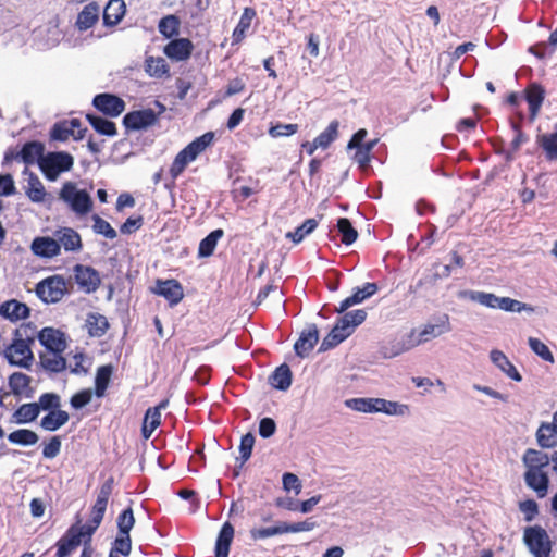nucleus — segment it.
<instances>
[{
	"label": "nucleus",
	"instance_id": "obj_57",
	"mask_svg": "<svg viewBox=\"0 0 557 557\" xmlns=\"http://www.w3.org/2000/svg\"><path fill=\"white\" fill-rule=\"evenodd\" d=\"M469 297L472 301L479 302L480 305L485 306L487 308L495 309L498 308L499 306L500 297L492 293L471 292Z\"/></svg>",
	"mask_w": 557,
	"mask_h": 557
},
{
	"label": "nucleus",
	"instance_id": "obj_22",
	"mask_svg": "<svg viewBox=\"0 0 557 557\" xmlns=\"http://www.w3.org/2000/svg\"><path fill=\"white\" fill-rule=\"evenodd\" d=\"M100 15V7L97 2H89L77 14L75 26L79 32L91 28L98 21Z\"/></svg>",
	"mask_w": 557,
	"mask_h": 557
},
{
	"label": "nucleus",
	"instance_id": "obj_63",
	"mask_svg": "<svg viewBox=\"0 0 557 557\" xmlns=\"http://www.w3.org/2000/svg\"><path fill=\"white\" fill-rule=\"evenodd\" d=\"M92 398V392L89 388L82 389L77 393H75L71 399L70 404L74 409H82L83 407L87 406Z\"/></svg>",
	"mask_w": 557,
	"mask_h": 557
},
{
	"label": "nucleus",
	"instance_id": "obj_9",
	"mask_svg": "<svg viewBox=\"0 0 557 557\" xmlns=\"http://www.w3.org/2000/svg\"><path fill=\"white\" fill-rule=\"evenodd\" d=\"M151 292L158 296L165 298L171 307L176 306L184 298V289L182 284L175 278L156 281V285Z\"/></svg>",
	"mask_w": 557,
	"mask_h": 557
},
{
	"label": "nucleus",
	"instance_id": "obj_28",
	"mask_svg": "<svg viewBox=\"0 0 557 557\" xmlns=\"http://www.w3.org/2000/svg\"><path fill=\"white\" fill-rule=\"evenodd\" d=\"M490 357L492 362L498 369H500L507 376H509L516 382L522 381L521 374L503 351L498 349H493L490 354Z\"/></svg>",
	"mask_w": 557,
	"mask_h": 557
},
{
	"label": "nucleus",
	"instance_id": "obj_46",
	"mask_svg": "<svg viewBox=\"0 0 557 557\" xmlns=\"http://www.w3.org/2000/svg\"><path fill=\"white\" fill-rule=\"evenodd\" d=\"M8 440L12 444H18V445L28 446V445L36 444L38 442L39 437L32 430L20 429V430L11 432L8 435Z\"/></svg>",
	"mask_w": 557,
	"mask_h": 557
},
{
	"label": "nucleus",
	"instance_id": "obj_30",
	"mask_svg": "<svg viewBox=\"0 0 557 557\" xmlns=\"http://www.w3.org/2000/svg\"><path fill=\"white\" fill-rule=\"evenodd\" d=\"M256 16V11L252 8H245L244 12L239 18L238 24L233 30L232 34V45H238L240 44L248 32V29L251 26V22L253 17Z\"/></svg>",
	"mask_w": 557,
	"mask_h": 557
},
{
	"label": "nucleus",
	"instance_id": "obj_53",
	"mask_svg": "<svg viewBox=\"0 0 557 557\" xmlns=\"http://www.w3.org/2000/svg\"><path fill=\"white\" fill-rule=\"evenodd\" d=\"M100 527V524L92 523L90 520L84 524L81 525L79 522H76L70 527V529H74L76 532H79V542H84L85 547H90L91 537L97 531V529Z\"/></svg>",
	"mask_w": 557,
	"mask_h": 557
},
{
	"label": "nucleus",
	"instance_id": "obj_21",
	"mask_svg": "<svg viewBox=\"0 0 557 557\" xmlns=\"http://www.w3.org/2000/svg\"><path fill=\"white\" fill-rule=\"evenodd\" d=\"M79 535V532L69 528L55 543L57 552L54 557H69L72 555L82 544Z\"/></svg>",
	"mask_w": 557,
	"mask_h": 557
},
{
	"label": "nucleus",
	"instance_id": "obj_16",
	"mask_svg": "<svg viewBox=\"0 0 557 557\" xmlns=\"http://www.w3.org/2000/svg\"><path fill=\"white\" fill-rule=\"evenodd\" d=\"M319 342V330L315 324L309 325L301 333L294 345L295 352L300 358L309 356Z\"/></svg>",
	"mask_w": 557,
	"mask_h": 557
},
{
	"label": "nucleus",
	"instance_id": "obj_19",
	"mask_svg": "<svg viewBox=\"0 0 557 557\" xmlns=\"http://www.w3.org/2000/svg\"><path fill=\"white\" fill-rule=\"evenodd\" d=\"M168 405L169 399H163L157 406L147 409L141 428V434L145 440H148L161 424V410L165 409Z\"/></svg>",
	"mask_w": 557,
	"mask_h": 557
},
{
	"label": "nucleus",
	"instance_id": "obj_10",
	"mask_svg": "<svg viewBox=\"0 0 557 557\" xmlns=\"http://www.w3.org/2000/svg\"><path fill=\"white\" fill-rule=\"evenodd\" d=\"M92 106L104 115L116 117L125 110V102L113 94H98L92 99Z\"/></svg>",
	"mask_w": 557,
	"mask_h": 557
},
{
	"label": "nucleus",
	"instance_id": "obj_52",
	"mask_svg": "<svg viewBox=\"0 0 557 557\" xmlns=\"http://www.w3.org/2000/svg\"><path fill=\"white\" fill-rule=\"evenodd\" d=\"M408 342H409V333L406 336L401 337L400 339H397V338L393 339L389 343V345H391L389 347L388 346L382 347L384 357L392 358V357L400 355L404 351L410 350L412 347H407V345L409 344Z\"/></svg>",
	"mask_w": 557,
	"mask_h": 557
},
{
	"label": "nucleus",
	"instance_id": "obj_8",
	"mask_svg": "<svg viewBox=\"0 0 557 557\" xmlns=\"http://www.w3.org/2000/svg\"><path fill=\"white\" fill-rule=\"evenodd\" d=\"M37 296L46 304L60 301L66 294V282L61 275H52L36 285Z\"/></svg>",
	"mask_w": 557,
	"mask_h": 557
},
{
	"label": "nucleus",
	"instance_id": "obj_25",
	"mask_svg": "<svg viewBox=\"0 0 557 557\" xmlns=\"http://www.w3.org/2000/svg\"><path fill=\"white\" fill-rule=\"evenodd\" d=\"M32 377L22 372H14L9 376V387L15 396H33Z\"/></svg>",
	"mask_w": 557,
	"mask_h": 557
},
{
	"label": "nucleus",
	"instance_id": "obj_14",
	"mask_svg": "<svg viewBox=\"0 0 557 557\" xmlns=\"http://www.w3.org/2000/svg\"><path fill=\"white\" fill-rule=\"evenodd\" d=\"M30 250L37 257L51 259L61 253V245L52 237L38 236L33 239Z\"/></svg>",
	"mask_w": 557,
	"mask_h": 557
},
{
	"label": "nucleus",
	"instance_id": "obj_4",
	"mask_svg": "<svg viewBox=\"0 0 557 557\" xmlns=\"http://www.w3.org/2000/svg\"><path fill=\"white\" fill-rule=\"evenodd\" d=\"M59 199L78 216L88 214L92 209V200L89 194L84 189H78L73 182H65L62 185Z\"/></svg>",
	"mask_w": 557,
	"mask_h": 557
},
{
	"label": "nucleus",
	"instance_id": "obj_64",
	"mask_svg": "<svg viewBox=\"0 0 557 557\" xmlns=\"http://www.w3.org/2000/svg\"><path fill=\"white\" fill-rule=\"evenodd\" d=\"M519 509L524 515V520L527 522H531L539 515V505L534 499L520 502Z\"/></svg>",
	"mask_w": 557,
	"mask_h": 557
},
{
	"label": "nucleus",
	"instance_id": "obj_61",
	"mask_svg": "<svg viewBox=\"0 0 557 557\" xmlns=\"http://www.w3.org/2000/svg\"><path fill=\"white\" fill-rule=\"evenodd\" d=\"M345 341V335L337 332V329H332L331 332L323 338L319 351L330 350Z\"/></svg>",
	"mask_w": 557,
	"mask_h": 557
},
{
	"label": "nucleus",
	"instance_id": "obj_5",
	"mask_svg": "<svg viewBox=\"0 0 557 557\" xmlns=\"http://www.w3.org/2000/svg\"><path fill=\"white\" fill-rule=\"evenodd\" d=\"M73 165L74 158L65 151L49 152L39 160V168L50 182H54L61 173L70 171Z\"/></svg>",
	"mask_w": 557,
	"mask_h": 557
},
{
	"label": "nucleus",
	"instance_id": "obj_36",
	"mask_svg": "<svg viewBox=\"0 0 557 557\" xmlns=\"http://www.w3.org/2000/svg\"><path fill=\"white\" fill-rule=\"evenodd\" d=\"M113 367L111 364L101 366L97 369L95 377V395L101 398L106 395L111 381Z\"/></svg>",
	"mask_w": 557,
	"mask_h": 557
},
{
	"label": "nucleus",
	"instance_id": "obj_59",
	"mask_svg": "<svg viewBox=\"0 0 557 557\" xmlns=\"http://www.w3.org/2000/svg\"><path fill=\"white\" fill-rule=\"evenodd\" d=\"M90 362L83 352H77L70 361L69 368L72 373L86 374L88 372Z\"/></svg>",
	"mask_w": 557,
	"mask_h": 557
},
{
	"label": "nucleus",
	"instance_id": "obj_11",
	"mask_svg": "<svg viewBox=\"0 0 557 557\" xmlns=\"http://www.w3.org/2000/svg\"><path fill=\"white\" fill-rule=\"evenodd\" d=\"M74 275L76 284L85 293L96 292L100 286L101 278L99 272L89 265L76 264L74 267Z\"/></svg>",
	"mask_w": 557,
	"mask_h": 557
},
{
	"label": "nucleus",
	"instance_id": "obj_43",
	"mask_svg": "<svg viewBox=\"0 0 557 557\" xmlns=\"http://www.w3.org/2000/svg\"><path fill=\"white\" fill-rule=\"evenodd\" d=\"M336 226H337L338 233L341 234V242L344 245L349 246V245H351L352 243L356 242V239L358 237V232L352 226V224L349 221V219H347V218H339L337 220Z\"/></svg>",
	"mask_w": 557,
	"mask_h": 557
},
{
	"label": "nucleus",
	"instance_id": "obj_51",
	"mask_svg": "<svg viewBox=\"0 0 557 557\" xmlns=\"http://www.w3.org/2000/svg\"><path fill=\"white\" fill-rule=\"evenodd\" d=\"M74 125V122H67V120L55 123L50 133L51 138L59 141L67 140L74 135V129L70 127Z\"/></svg>",
	"mask_w": 557,
	"mask_h": 557
},
{
	"label": "nucleus",
	"instance_id": "obj_44",
	"mask_svg": "<svg viewBox=\"0 0 557 557\" xmlns=\"http://www.w3.org/2000/svg\"><path fill=\"white\" fill-rule=\"evenodd\" d=\"M379 398H351L345 401L346 406L359 412H377Z\"/></svg>",
	"mask_w": 557,
	"mask_h": 557
},
{
	"label": "nucleus",
	"instance_id": "obj_26",
	"mask_svg": "<svg viewBox=\"0 0 557 557\" xmlns=\"http://www.w3.org/2000/svg\"><path fill=\"white\" fill-rule=\"evenodd\" d=\"M234 539V527L231 522L226 521L218 535L214 553L215 557H228L231 544Z\"/></svg>",
	"mask_w": 557,
	"mask_h": 557
},
{
	"label": "nucleus",
	"instance_id": "obj_58",
	"mask_svg": "<svg viewBox=\"0 0 557 557\" xmlns=\"http://www.w3.org/2000/svg\"><path fill=\"white\" fill-rule=\"evenodd\" d=\"M37 406H40V410L49 411L60 410L61 398L55 393H44L39 396Z\"/></svg>",
	"mask_w": 557,
	"mask_h": 557
},
{
	"label": "nucleus",
	"instance_id": "obj_1",
	"mask_svg": "<svg viewBox=\"0 0 557 557\" xmlns=\"http://www.w3.org/2000/svg\"><path fill=\"white\" fill-rule=\"evenodd\" d=\"M525 466L524 482L529 488L534 491L539 498L548 493L549 476L545 469L549 465V456L546 453L529 448L522 457Z\"/></svg>",
	"mask_w": 557,
	"mask_h": 557
},
{
	"label": "nucleus",
	"instance_id": "obj_18",
	"mask_svg": "<svg viewBox=\"0 0 557 557\" xmlns=\"http://www.w3.org/2000/svg\"><path fill=\"white\" fill-rule=\"evenodd\" d=\"M366 318L367 312L362 309L346 312L336 321L334 329H337L339 334L345 335L346 339L354 332L356 326L364 322Z\"/></svg>",
	"mask_w": 557,
	"mask_h": 557
},
{
	"label": "nucleus",
	"instance_id": "obj_40",
	"mask_svg": "<svg viewBox=\"0 0 557 557\" xmlns=\"http://www.w3.org/2000/svg\"><path fill=\"white\" fill-rule=\"evenodd\" d=\"M44 145L39 141L26 143L17 156L21 157L24 163L33 164L38 158H42Z\"/></svg>",
	"mask_w": 557,
	"mask_h": 557
},
{
	"label": "nucleus",
	"instance_id": "obj_62",
	"mask_svg": "<svg viewBox=\"0 0 557 557\" xmlns=\"http://www.w3.org/2000/svg\"><path fill=\"white\" fill-rule=\"evenodd\" d=\"M253 445L255 435L252 433L249 432L242 437L239 445V454L243 463L250 458Z\"/></svg>",
	"mask_w": 557,
	"mask_h": 557
},
{
	"label": "nucleus",
	"instance_id": "obj_24",
	"mask_svg": "<svg viewBox=\"0 0 557 557\" xmlns=\"http://www.w3.org/2000/svg\"><path fill=\"white\" fill-rule=\"evenodd\" d=\"M64 351L44 350L39 355L41 367L49 372L59 373L65 370L66 360L63 357Z\"/></svg>",
	"mask_w": 557,
	"mask_h": 557
},
{
	"label": "nucleus",
	"instance_id": "obj_38",
	"mask_svg": "<svg viewBox=\"0 0 557 557\" xmlns=\"http://www.w3.org/2000/svg\"><path fill=\"white\" fill-rule=\"evenodd\" d=\"M39 413L40 406H37L36 403H28L21 405L13 413V418L16 423L24 424L36 420Z\"/></svg>",
	"mask_w": 557,
	"mask_h": 557
},
{
	"label": "nucleus",
	"instance_id": "obj_41",
	"mask_svg": "<svg viewBox=\"0 0 557 557\" xmlns=\"http://www.w3.org/2000/svg\"><path fill=\"white\" fill-rule=\"evenodd\" d=\"M86 119L97 133L106 136L116 135L115 123L94 114H87Z\"/></svg>",
	"mask_w": 557,
	"mask_h": 557
},
{
	"label": "nucleus",
	"instance_id": "obj_20",
	"mask_svg": "<svg viewBox=\"0 0 557 557\" xmlns=\"http://www.w3.org/2000/svg\"><path fill=\"white\" fill-rule=\"evenodd\" d=\"M29 314V307L16 299H10L0 305V315L11 322L27 319Z\"/></svg>",
	"mask_w": 557,
	"mask_h": 557
},
{
	"label": "nucleus",
	"instance_id": "obj_33",
	"mask_svg": "<svg viewBox=\"0 0 557 557\" xmlns=\"http://www.w3.org/2000/svg\"><path fill=\"white\" fill-rule=\"evenodd\" d=\"M108 319L100 313L92 312L87 315L86 327L87 332L91 337L103 336L109 329Z\"/></svg>",
	"mask_w": 557,
	"mask_h": 557
},
{
	"label": "nucleus",
	"instance_id": "obj_50",
	"mask_svg": "<svg viewBox=\"0 0 557 557\" xmlns=\"http://www.w3.org/2000/svg\"><path fill=\"white\" fill-rule=\"evenodd\" d=\"M338 121H332L327 127L314 139L320 148H327L338 136Z\"/></svg>",
	"mask_w": 557,
	"mask_h": 557
},
{
	"label": "nucleus",
	"instance_id": "obj_13",
	"mask_svg": "<svg viewBox=\"0 0 557 557\" xmlns=\"http://www.w3.org/2000/svg\"><path fill=\"white\" fill-rule=\"evenodd\" d=\"M379 290L376 283H366L361 287H356L354 293L341 301L339 306L335 308V312L344 313L348 308L361 304L366 299L372 297Z\"/></svg>",
	"mask_w": 557,
	"mask_h": 557
},
{
	"label": "nucleus",
	"instance_id": "obj_32",
	"mask_svg": "<svg viewBox=\"0 0 557 557\" xmlns=\"http://www.w3.org/2000/svg\"><path fill=\"white\" fill-rule=\"evenodd\" d=\"M292 377L290 368L286 363H283L270 375L269 382L274 388L286 391L292 385Z\"/></svg>",
	"mask_w": 557,
	"mask_h": 557
},
{
	"label": "nucleus",
	"instance_id": "obj_15",
	"mask_svg": "<svg viewBox=\"0 0 557 557\" xmlns=\"http://www.w3.org/2000/svg\"><path fill=\"white\" fill-rule=\"evenodd\" d=\"M37 337L45 350L64 351L67 347L64 333L53 327H44Z\"/></svg>",
	"mask_w": 557,
	"mask_h": 557
},
{
	"label": "nucleus",
	"instance_id": "obj_56",
	"mask_svg": "<svg viewBox=\"0 0 557 557\" xmlns=\"http://www.w3.org/2000/svg\"><path fill=\"white\" fill-rule=\"evenodd\" d=\"M528 343L531 350L539 357H541L544 361H547L549 363L555 362L554 355L549 350L548 346L544 344L542 341L535 337H529Z\"/></svg>",
	"mask_w": 557,
	"mask_h": 557
},
{
	"label": "nucleus",
	"instance_id": "obj_29",
	"mask_svg": "<svg viewBox=\"0 0 557 557\" xmlns=\"http://www.w3.org/2000/svg\"><path fill=\"white\" fill-rule=\"evenodd\" d=\"M58 242L66 251H78L83 247L81 235L71 227H62L57 231Z\"/></svg>",
	"mask_w": 557,
	"mask_h": 557
},
{
	"label": "nucleus",
	"instance_id": "obj_12",
	"mask_svg": "<svg viewBox=\"0 0 557 557\" xmlns=\"http://www.w3.org/2000/svg\"><path fill=\"white\" fill-rule=\"evenodd\" d=\"M158 121V115L152 109L136 110L126 113L123 124L127 129L139 131L152 126Z\"/></svg>",
	"mask_w": 557,
	"mask_h": 557
},
{
	"label": "nucleus",
	"instance_id": "obj_27",
	"mask_svg": "<svg viewBox=\"0 0 557 557\" xmlns=\"http://www.w3.org/2000/svg\"><path fill=\"white\" fill-rule=\"evenodd\" d=\"M126 12L123 0H110L103 10V24L106 26H115L124 17Z\"/></svg>",
	"mask_w": 557,
	"mask_h": 557
},
{
	"label": "nucleus",
	"instance_id": "obj_45",
	"mask_svg": "<svg viewBox=\"0 0 557 557\" xmlns=\"http://www.w3.org/2000/svg\"><path fill=\"white\" fill-rule=\"evenodd\" d=\"M180 20L176 15L170 14L162 17L158 24L161 35L165 38H173L180 33Z\"/></svg>",
	"mask_w": 557,
	"mask_h": 557
},
{
	"label": "nucleus",
	"instance_id": "obj_60",
	"mask_svg": "<svg viewBox=\"0 0 557 557\" xmlns=\"http://www.w3.org/2000/svg\"><path fill=\"white\" fill-rule=\"evenodd\" d=\"M298 124H282L277 123L269 128V135L273 138L287 137L298 132Z\"/></svg>",
	"mask_w": 557,
	"mask_h": 557
},
{
	"label": "nucleus",
	"instance_id": "obj_2",
	"mask_svg": "<svg viewBox=\"0 0 557 557\" xmlns=\"http://www.w3.org/2000/svg\"><path fill=\"white\" fill-rule=\"evenodd\" d=\"M36 329L30 323L22 324L14 333L13 342L5 348L4 357L12 366L29 369L34 355L32 344L35 341Z\"/></svg>",
	"mask_w": 557,
	"mask_h": 557
},
{
	"label": "nucleus",
	"instance_id": "obj_42",
	"mask_svg": "<svg viewBox=\"0 0 557 557\" xmlns=\"http://www.w3.org/2000/svg\"><path fill=\"white\" fill-rule=\"evenodd\" d=\"M537 144L544 150L547 160H557V132L539 136Z\"/></svg>",
	"mask_w": 557,
	"mask_h": 557
},
{
	"label": "nucleus",
	"instance_id": "obj_23",
	"mask_svg": "<svg viewBox=\"0 0 557 557\" xmlns=\"http://www.w3.org/2000/svg\"><path fill=\"white\" fill-rule=\"evenodd\" d=\"M524 94L525 100L529 104L530 117L531 120H534L544 101L545 90L540 84L532 83L527 86Z\"/></svg>",
	"mask_w": 557,
	"mask_h": 557
},
{
	"label": "nucleus",
	"instance_id": "obj_54",
	"mask_svg": "<svg viewBox=\"0 0 557 557\" xmlns=\"http://www.w3.org/2000/svg\"><path fill=\"white\" fill-rule=\"evenodd\" d=\"M498 308L507 312L534 311L532 306L510 297H500Z\"/></svg>",
	"mask_w": 557,
	"mask_h": 557
},
{
	"label": "nucleus",
	"instance_id": "obj_55",
	"mask_svg": "<svg viewBox=\"0 0 557 557\" xmlns=\"http://www.w3.org/2000/svg\"><path fill=\"white\" fill-rule=\"evenodd\" d=\"M91 219L94 221L92 230L96 234L103 235L108 239H114L117 236L116 231L108 221L98 214H94Z\"/></svg>",
	"mask_w": 557,
	"mask_h": 557
},
{
	"label": "nucleus",
	"instance_id": "obj_39",
	"mask_svg": "<svg viewBox=\"0 0 557 557\" xmlns=\"http://www.w3.org/2000/svg\"><path fill=\"white\" fill-rule=\"evenodd\" d=\"M223 235L224 231L222 228H218L209 233L199 244V257H210L215 250L218 240L222 238Z\"/></svg>",
	"mask_w": 557,
	"mask_h": 557
},
{
	"label": "nucleus",
	"instance_id": "obj_49",
	"mask_svg": "<svg viewBox=\"0 0 557 557\" xmlns=\"http://www.w3.org/2000/svg\"><path fill=\"white\" fill-rule=\"evenodd\" d=\"M135 524V517L131 506L122 510L116 519L117 534L131 535V530Z\"/></svg>",
	"mask_w": 557,
	"mask_h": 557
},
{
	"label": "nucleus",
	"instance_id": "obj_48",
	"mask_svg": "<svg viewBox=\"0 0 557 557\" xmlns=\"http://www.w3.org/2000/svg\"><path fill=\"white\" fill-rule=\"evenodd\" d=\"M132 552V539L131 535L117 534L114 539L109 553H112L114 557L129 556Z\"/></svg>",
	"mask_w": 557,
	"mask_h": 557
},
{
	"label": "nucleus",
	"instance_id": "obj_34",
	"mask_svg": "<svg viewBox=\"0 0 557 557\" xmlns=\"http://www.w3.org/2000/svg\"><path fill=\"white\" fill-rule=\"evenodd\" d=\"M537 443L542 448H552L557 444L556 423H542L536 432Z\"/></svg>",
	"mask_w": 557,
	"mask_h": 557
},
{
	"label": "nucleus",
	"instance_id": "obj_37",
	"mask_svg": "<svg viewBox=\"0 0 557 557\" xmlns=\"http://www.w3.org/2000/svg\"><path fill=\"white\" fill-rule=\"evenodd\" d=\"M146 73L156 78L169 75L170 67L162 57H147L145 60Z\"/></svg>",
	"mask_w": 557,
	"mask_h": 557
},
{
	"label": "nucleus",
	"instance_id": "obj_7",
	"mask_svg": "<svg viewBox=\"0 0 557 557\" xmlns=\"http://www.w3.org/2000/svg\"><path fill=\"white\" fill-rule=\"evenodd\" d=\"M451 330L448 314H442L436 319L435 323H428L420 332L411 330L409 332V344L407 347H416L422 343L429 342L431 338L441 336Z\"/></svg>",
	"mask_w": 557,
	"mask_h": 557
},
{
	"label": "nucleus",
	"instance_id": "obj_6",
	"mask_svg": "<svg viewBox=\"0 0 557 557\" xmlns=\"http://www.w3.org/2000/svg\"><path fill=\"white\" fill-rule=\"evenodd\" d=\"M523 542L534 557H549L552 541L541 525L527 527L523 531Z\"/></svg>",
	"mask_w": 557,
	"mask_h": 557
},
{
	"label": "nucleus",
	"instance_id": "obj_35",
	"mask_svg": "<svg viewBox=\"0 0 557 557\" xmlns=\"http://www.w3.org/2000/svg\"><path fill=\"white\" fill-rule=\"evenodd\" d=\"M25 194L33 202L45 201L47 191L39 177L34 173H29L27 185L25 186Z\"/></svg>",
	"mask_w": 557,
	"mask_h": 557
},
{
	"label": "nucleus",
	"instance_id": "obj_47",
	"mask_svg": "<svg viewBox=\"0 0 557 557\" xmlns=\"http://www.w3.org/2000/svg\"><path fill=\"white\" fill-rule=\"evenodd\" d=\"M318 226L315 219H307L294 232H288L286 237L294 244H299L307 235L311 234Z\"/></svg>",
	"mask_w": 557,
	"mask_h": 557
},
{
	"label": "nucleus",
	"instance_id": "obj_3",
	"mask_svg": "<svg viewBox=\"0 0 557 557\" xmlns=\"http://www.w3.org/2000/svg\"><path fill=\"white\" fill-rule=\"evenodd\" d=\"M214 140V133L207 132L195 138L184 149H182L174 158L169 173L173 180H176L186 169V166L195 161Z\"/></svg>",
	"mask_w": 557,
	"mask_h": 557
},
{
	"label": "nucleus",
	"instance_id": "obj_31",
	"mask_svg": "<svg viewBox=\"0 0 557 557\" xmlns=\"http://www.w3.org/2000/svg\"><path fill=\"white\" fill-rule=\"evenodd\" d=\"M69 419L70 416L65 410H52L41 418L40 426L46 431L53 432L66 424Z\"/></svg>",
	"mask_w": 557,
	"mask_h": 557
},
{
	"label": "nucleus",
	"instance_id": "obj_17",
	"mask_svg": "<svg viewBox=\"0 0 557 557\" xmlns=\"http://www.w3.org/2000/svg\"><path fill=\"white\" fill-rule=\"evenodd\" d=\"M194 45L188 38L172 39L165 45L163 52L173 61H186L190 58Z\"/></svg>",
	"mask_w": 557,
	"mask_h": 557
}]
</instances>
